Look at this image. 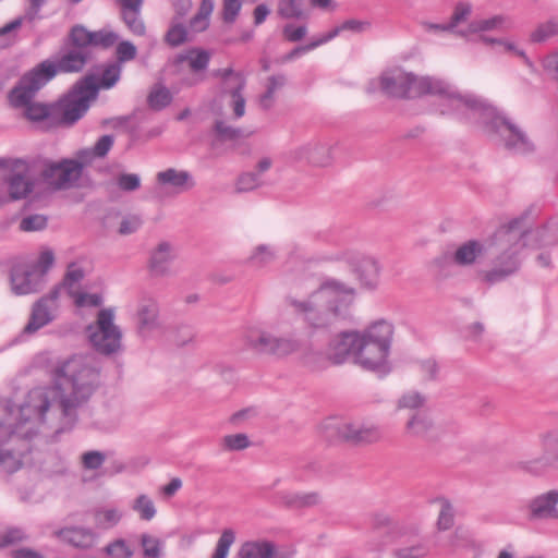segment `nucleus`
Segmentation results:
<instances>
[{"label":"nucleus","instance_id":"338daca9","mask_svg":"<svg viewBox=\"0 0 558 558\" xmlns=\"http://www.w3.org/2000/svg\"><path fill=\"white\" fill-rule=\"evenodd\" d=\"M143 225V220L137 215H129L122 218L118 232L121 235H130L136 232Z\"/></svg>","mask_w":558,"mask_h":558},{"label":"nucleus","instance_id":"5701e85b","mask_svg":"<svg viewBox=\"0 0 558 558\" xmlns=\"http://www.w3.org/2000/svg\"><path fill=\"white\" fill-rule=\"evenodd\" d=\"M175 258L174 250L168 242L159 243L151 252L149 271L154 277H166L172 274L171 263Z\"/></svg>","mask_w":558,"mask_h":558},{"label":"nucleus","instance_id":"c9c22d12","mask_svg":"<svg viewBox=\"0 0 558 558\" xmlns=\"http://www.w3.org/2000/svg\"><path fill=\"white\" fill-rule=\"evenodd\" d=\"M509 27V20L505 15H495L489 19H483L473 21L469 25L468 32L458 31L457 34L460 36H466L468 33H477L494 29H505Z\"/></svg>","mask_w":558,"mask_h":558},{"label":"nucleus","instance_id":"423d86ee","mask_svg":"<svg viewBox=\"0 0 558 558\" xmlns=\"http://www.w3.org/2000/svg\"><path fill=\"white\" fill-rule=\"evenodd\" d=\"M523 218L514 219L499 228L487 243L486 256L492 258V268L483 272L488 283H496L514 275L521 266L523 241Z\"/></svg>","mask_w":558,"mask_h":558},{"label":"nucleus","instance_id":"7ed1b4c3","mask_svg":"<svg viewBox=\"0 0 558 558\" xmlns=\"http://www.w3.org/2000/svg\"><path fill=\"white\" fill-rule=\"evenodd\" d=\"M380 90L393 98L414 99L425 95L438 96L444 109L441 113H454L460 111V105H465L462 94L449 82L428 75H416L402 68H392L384 71L379 76Z\"/></svg>","mask_w":558,"mask_h":558},{"label":"nucleus","instance_id":"69168bd1","mask_svg":"<svg viewBox=\"0 0 558 558\" xmlns=\"http://www.w3.org/2000/svg\"><path fill=\"white\" fill-rule=\"evenodd\" d=\"M472 13V4L469 2H459L454 7L450 19V26L454 29L459 24L465 22Z\"/></svg>","mask_w":558,"mask_h":558},{"label":"nucleus","instance_id":"052dcab7","mask_svg":"<svg viewBox=\"0 0 558 558\" xmlns=\"http://www.w3.org/2000/svg\"><path fill=\"white\" fill-rule=\"evenodd\" d=\"M105 553L113 558H131L133 550L124 539H116L105 547Z\"/></svg>","mask_w":558,"mask_h":558},{"label":"nucleus","instance_id":"ea45409f","mask_svg":"<svg viewBox=\"0 0 558 558\" xmlns=\"http://www.w3.org/2000/svg\"><path fill=\"white\" fill-rule=\"evenodd\" d=\"M214 10V0H202L197 13L190 21L193 32H203L209 25V17Z\"/></svg>","mask_w":558,"mask_h":558},{"label":"nucleus","instance_id":"c03bdc74","mask_svg":"<svg viewBox=\"0 0 558 558\" xmlns=\"http://www.w3.org/2000/svg\"><path fill=\"white\" fill-rule=\"evenodd\" d=\"M187 32L180 20L173 19L168 32L165 35V41L171 47H178L186 41Z\"/></svg>","mask_w":558,"mask_h":558},{"label":"nucleus","instance_id":"4c0bfd02","mask_svg":"<svg viewBox=\"0 0 558 558\" xmlns=\"http://www.w3.org/2000/svg\"><path fill=\"white\" fill-rule=\"evenodd\" d=\"M131 509L142 521H151L157 514L154 500L146 494H140L136 496L131 504Z\"/></svg>","mask_w":558,"mask_h":558},{"label":"nucleus","instance_id":"8fccbe9b","mask_svg":"<svg viewBox=\"0 0 558 558\" xmlns=\"http://www.w3.org/2000/svg\"><path fill=\"white\" fill-rule=\"evenodd\" d=\"M93 36L94 32H89L81 25L74 26L70 33L72 47L88 50V46H93Z\"/></svg>","mask_w":558,"mask_h":558},{"label":"nucleus","instance_id":"a19ab883","mask_svg":"<svg viewBox=\"0 0 558 558\" xmlns=\"http://www.w3.org/2000/svg\"><path fill=\"white\" fill-rule=\"evenodd\" d=\"M264 178H259L254 171L241 173L234 183L235 193H248L264 186Z\"/></svg>","mask_w":558,"mask_h":558},{"label":"nucleus","instance_id":"e433bc0d","mask_svg":"<svg viewBox=\"0 0 558 558\" xmlns=\"http://www.w3.org/2000/svg\"><path fill=\"white\" fill-rule=\"evenodd\" d=\"M433 428V421L424 411L414 413L405 424V430L411 436L424 437Z\"/></svg>","mask_w":558,"mask_h":558},{"label":"nucleus","instance_id":"412c9836","mask_svg":"<svg viewBox=\"0 0 558 558\" xmlns=\"http://www.w3.org/2000/svg\"><path fill=\"white\" fill-rule=\"evenodd\" d=\"M135 325L142 337H148L161 326L159 306L156 300L143 298L138 301L135 312Z\"/></svg>","mask_w":558,"mask_h":558},{"label":"nucleus","instance_id":"20e7f679","mask_svg":"<svg viewBox=\"0 0 558 558\" xmlns=\"http://www.w3.org/2000/svg\"><path fill=\"white\" fill-rule=\"evenodd\" d=\"M24 402L17 408L8 407L5 416L0 421V466L7 473H13L24 465L29 452V439L37 435L57 438L62 432L41 426L37 415H24Z\"/></svg>","mask_w":558,"mask_h":558},{"label":"nucleus","instance_id":"f03ea898","mask_svg":"<svg viewBox=\"0 0 558 558\" xmlns=\"http://www.w3.org/2000/svg\"><path fill=\"white\" fill-rule=\"evenodd\" d=\"M355 290L336 279L326 280L306 296L289 295L288 306L312 329L331 327L351 316Z\"/></svg>","mask_w":558,"mask_h":558},{"label":"nucleus","instance_id":"cd10ccee","mask_svg":"<svg viewBox=\"0 0 558 558\" xmlns=\"http://www.w3.org/2000/svg\"><path fill=\"white\" fill-rule=\"evenodd\" d=\"M486 253L487 243L483 244L478 241L471 240L457 248L453 255V260L460 266H469L486 256Z\"/></svg>","mask_w":558,"mask_h":558},{"label":"nucleus","instance_id":"a211bd4d","mask_svg":"<svg viewBox=\"0 0 558 558\" xmlns=\"http://www.w3.org/2000/svg\"><path fill=\"white\" fill-rule=\"evenodd\" d=\"M360 330L342 331L328 343L326 354L333 364H343L348 360L355 362Z\"/></svg>","mask_w":558,"mask_h":558},{"label":"nucleus","instance_id":"f3484780","mask_svg":"<svg viewBox=\"0 0 558 558\" xmlns=\"http://www.w3.org/2000/svg\"><path fill=\"white\" fill-rule=\"evenodd\" d=\"M5 184L9 197L12 201H19L27 197L34 187V182L29 174L28 163L22 159H15L8 165V174Z\"/></svg>","mask_w":558,"mask_h":558},{"label":"nucleus","instance_id":"dca6fc26","mask_svg":"<svg viewBox=\"0 0 558 558\" xmlns=\"http://www.w3.org/2000/svg\"><path fill=\"white\" fill-rule=\"evenodd\" d=\"M10 286L15 295L35 293L44 286V275L34 265L19 263L11 268Z\"/></svg>","mask_w":558,"mask_h":558},{"label":"nucleus","instance_id":"4be33fe9","mask_svg":"<svg viewBox=\"0 0 558 558\" xmlns=\"http://www.w3.org/2000/svg\"><path fill=\"white\" fill-rule=\"evenodd\" d=\"M156 181L162 186H169L174 193L180 194L192 190L195 186V180L191 172L168 168L156 174Z\"/></svg>","mask_w":558,"mask_h":558},{"label":"nucleus","instance_id":"9b49d317","mask_svg":"<svg viewBox=\"0 0 558 558\" xmlns=\"http://www.w3.org/2000/svg\"><path fill=\"white\" fill-rule=\"evenodd\" d=\"M325 437L330 441L367 444L379 439L380 433L374 425L361 422L328 418L322 425Z\"/></svg>","mask_w":558,"mask_h":558},{"label":"nucleus","instance_id":"473e14b6","mask_svg":"<svg viewBox=\"0 0 558 558\" xmlns=\"http://www.w3.org/2000/svg\"><path fill=\"white\" fill-rule=\"evenodd\" d=\"M275 546L268 541H248L241 545L238 558H271Z\"/></svg>","mask_w":558,"mask_h":558},{"label":"nucleus","instance_id":"49530a36","mask_svg":"<svg viewBox=\"0 0 558 558\" xmlns=\"http://www.w3.org/2000/svg\"><path fill=\"white\" fill-rule=\"evenodd\" d=\"M141 545L143 547L144 558H160L162 555L163 543L150 534L141 535Z\"/></svg>","mask_w":558,"mask_h":558},{"label":"nucleus","instance_id":"4468645a","mask_svg":"<svg viewBox=\"0 0 558 558\" xmlns=\"http://www.w3.org/2000/svg\"><path fill=\"white\" fill-rule=\"evenodd\" d=\"M349 266L362 289L374 291L379 284L380 265L376 257L362 253L347 256Z\"/></svg>","mask_w":558,"mask_h":558},{"label":"nucleus","instance_id":"aec40b11","mask_svg":"<svg viewBox=\"0 0 558 558\" xmlns=\"http://www.w3.org/2000/svg\"><path fill=\"white\" fill-rule=\"evenodd\" d=\"M53 536L62 543L80 549L89 550L98 541L97 532L87 526L68 525L53 532Z\"/></svg>","mask_w":558,"mask_h":558},{"label":"nucleus","instance_id":"e2e57ef3","mask_svg":"<svg viewBox=\"0 0 558 558\" xmlns=\"http://www.w3.org/2000/svg\"><path fill=\"white\" fill-rule=\"evenodd\" d=\"M93 38H94L93 46L109 48L118 43L120 36L118 33H116L111 29L104 28V29L94 32Z\"/></svg>","mask_w":558,"mask_h":558},{"label":"nucleus","instance_id":"79ce46f5","mask_svg":"<svg viewBox=\"0 0 558 558\" xmlns=\"http://www.w3.org/2000/svg\"><path fill=\"white\" fill-rule=\"evenodd\" d=\"M301 349V342L294 337H275L271 355L286 357Z\"/></svg>","mask_w":558,"mask_h":558},{"label":"nucleus","instance_id":"72a5a7b5","mask_svg":"<svg viewBox=\"0 0 558 558\" xmlns=\"http://www.w3.org/2000/svg\"><path fill=\"white\" fill-rule=\"evenodd\" d=\"M123 512L114 507H98L93 510L95 526L99 530H109L119 524Z\"/></svg>","mask_w":558,"mask_h":558},{"label":"nucleus","instance_id":"de8ad7c7","mask_svg":"<svg viewBox=\"0 0 558 558\" xmlns=\"http://www.w3.org/2000/svg\"><path fill=\"white\" fill-rule=\"evenodd\" d=\"M416 365L423 381L438 380L440 366L435 359L427 357L420 360Z\"/></svg>","mask_w":558,"mask_h":558},{"label":"nucleus","instance_id":"3c124183","mask_svg":"<svg viewBox=\"0 0 558 558\" xmlns=\"http://www.w3.org/2000/svg\"><path fill=\"white\" fill-rule=\"evenodd\" d=\"M235 541V533L231 529H225L216 544L211 558H227L230 547Z\"/></svg>","mask_w":558,"mask_h":558},{"label":"nucleus","instance_id":"37998d69","mask_svg":"<svg viewBox=\"0 0 558 558\" xmlns=\"http://www.w3.org/2000/svg\"><path fill=\"white\" fill-rule=\"evenodd\" d=\"M286 84V77L282 74L272 75L268 78L266 90L259 97V104L264 109H269L275 100V94Z\"/></svg>","mask_w":558,"mask_h":558},{"label":"nucleus","instance_id":"9d476101","mask_svg":"<svg viewBox=\"0 0 558 558\" xmlns=\"http://www.w3.org/2000/svg\"><path fill=\"white\" fill-rule=\"evenodd\" d=\"M98 87L94 78L86 77L76 83L69 94L60 101V122L72 125L88 110L90 102L96 99Z\"/></svg>","mask_w":558,"mask_h":558},{"label":"nucleus","instance_id":"7c9ffc66","mask_svg":"<svg viewBox=\"0 0 558 558\" xmlns=\"http://www.w3.org/2000/svg\"><path fill=\"white\" fill-rule=\"evenodd\" d=\"M275 335L264 329H252L245 336V343L259 354L271 355Z\"/></svg>","mask_w":558,"mask_h":558},{"label":"nucleus","instance_id":"2eb2a0df","mask_svg":"<svg viewBox=\"0 0 558 558\" xmlns=\"http://www.w3.org/2000/svg\"><path fill=\"white\" fill-rule=\"evenodd\" d=\"M41 174L48 184L58 190H68L75 186L82 177L80 165H76L72 159L49 162Z\"/></svg>","mask_w":558,"mask_h":558},{"label":"nucleus","instance_id":"f8f14e48","mask_svg":"<svg viewBox=\"0 0 558 558\" xmlns=\"http://www.w3.org/2000/svg\"><path fill=\"white\" fill-rule=\"evenodd\" d=\"M288 157L294 163L325 168L332 162V145L320 138H312L291 148Z\"/></svg>","mask_w":558,"mask_h":558},{"label":"nucleus","instance_id":"f704fd0d","mask_svg":"<svg viewBox=\"0 0 558 558\" xmlns=\"http://www.w3.org/2000/svg\"><path fill=\"white\" fill-rule=\"evenodd\" d=\"M543 454L539 463L543 466L554 465L558 462V433L547 432L541 436Z\"/></svg>","mask_w":558,"mask_h":558},{"label":"nucleus","instance_id":"2f4dec72","mask_svg":"<svg viewBox=\"0 0 558 558\" xmlns=\"http://www.w3.org/2000/svg\"><path fill=\"white\" fill-rule=\"evenodd\" d=\"M281 504L289 508L300 509L316 506L322 498L317 492L291 493L282 492L278 494Z\"/></svg>","mask_w":558,"mask_h":558},{"label":"nucleus","instance_id":"680f3d73","mask_svg":"<svg viewBox=\"0 0 558 558\" xmlns=\"http://www.w3.org/2000/svg\"><path fill=\"white\" fill-rule=\"evenodd\" d=\"M440 510L437 520V526L439 530H448L453 525V508L448 500H440Z\"/></svg>","mask_w":558,"mask_h":558},{"label":"nucleus","instance_id":"58836bf2","mask_svg":"<svg viewBox=\"0 0 558 558\" xmlns=\"http://www.w3.org/2000/svg\"><path fill=\"white\" fill-rule=\"evenodd\" d=\"M85 274L83 268L77 265L76 263H72L68 266L66 272L64 275V278L60 284L57 287H60V291L62 289H65L69 293V295H73L74 293L78 292L77 286L83 280Z\"/></svg>","mask_w":558,"mask_h":558},{"label":"nucleus","instance_id":"4d7b16f0","mask_svg":"<svg viewBox=\"0 0 558 558\" xmlns=\"http://www.w3.org/2000/svg\"><path fill=\"white\" fill-rule=\"evenodd\" d=\"M106 461V454L98 450H90L82 453L81 463L83 469L95 471L102 466Z\"/></svg>","mask_w":558,"mask_h":558},{"label":"nucleus","instance_id":"c756f323","mask_svg":"<svg viewBox=\"0 0 558 558\" xmlns=\"http://www.w3.org/2000/svg\"><path fill=\"white\" fill-rule=\"evenodd\" d=\"M310 12V0H279L277 7L278 15L288 20H307Z\"/></svg>","mask_w":558,"mask_h":558},{"label":"nucleus","instance_id":"bf43d9fd","mask_svg":"<svg viewBox=\"0 0 558 558\" xmlns=\"http://www.w3.org/2000/svg\"><path fill=\"white\" fill-rule=\"evenodd\" d=\"M77 307H98L102 304V296L99 293L76 292L73 295Z\"/></svg>","mask_w":558,"mask_h":558},{"label":"nucleus","instance_id":"f257e3e1","mask_svg":"<svg viewBox=\"0 0 558 558\" xmlns=\"http://www.w3.org/2000/svg\"><path fill=\"white\" fill-rule=\"evenodd\" d=\"M51 378V386L27 393L23 413L37 415L41 426L69 433L101 384V365L93 354H73L54 363Z\"/></svg>","mask_w":558,"mask_h":558},{"label":"nucleus","instance_id":"603ef678","mask_svg":"<svg viewBox=\"0 0 558 558\" xmlns=\"http://www.w3.org/2000/svg\"><path fill=\"white\" fill-rule=\"evenodd\" d=\"M121 72H122V65H120L119 63L113 62V63L107 65L101 73L99 84L98 85L96 84V86L98 88L99 87L111 88L120 80Z\"/></svg>","mask_w":558,"mask_h":558},{"label":"nucleus","instance_id":"a878e982","mask_svg":"<svg viewBox=\"0 0 558 558\" xmlns=\"http://www.w3.org/2000/svg\"><path fill=\"white\" fill-rule=\"evenodd\" d=\"M213 76L220 78V94L222 97L243 94L246 86V78L243 73L233 71L231 68L215 70Z\"/></svg>","mask_w":558,"mask_h":558},{"label":"nucleus","instance_id":"5fc2aeb1","mask_svg":"<svg viewBox=\"0 0 558 558\" xmlns=\"http://www.w3.org/2000/svg\"><path fill=\"white\" fill-rule=\"evenodd\" d=\"M137 54L136 46L130 40H118L116 47V63L122 65L125 62L132 61Z\"/></svg>","mask_w":558,"mask_h":558},{"label":"nucleus","instance_id":"c85d7f7f","mask_svg":"<svg viewBox=\"0 0 558 558\" xmlns=\"http://www.w3.org/2000/svg\"><path fill=\"white\" fill-rule=\"evenodd\" d=\"M278 257V248L270 243H262L254 246L246 258V265L254 269H264Z\"/></svg>","mask_w":558,"mask_h":558},{"label":"nucleus","instance_id":"39448f33","mask_svg":"<svg viewBox=\"0 0 558 558\" xmlns=\"http://www.w3.org/2000/svg\"><path fill=\"white\" fill-rule=\"evenodd\" d=\"M458 117L478 120L486 124L500 140L504 147L519 155H529L535 150V144L529 134L515 122L499 113L496 108L472 94L463 97Z\"/></svg>","mask_w":558,"mask_h":558},{"label":"nucleus","instance_id":"b1692460","mask_svg":"<svg viewBox=\"0 0 558 558\" xmlns=\"http://www.w3.org/2000/svg\"><path fill=\"white\" fill-rule=\"evenodd\" d=\"M184 61L189 63V68L195 73L191 78L186 80V84L193 86L203 82L205 76L199 74V72L207 69L210 61V53L203 49H191L177 58L178 63Z\"/></svg>","mask_w":558,"mask_h":558},{"label":"nucleus","instance_id":"ddd939ff","mask_svg":"<svg viewBox=\"0 0 558 558\" xmlns=\"http://www.w3.org/2000/svg\"><path fill=\"white\" fill-rule=\"evenodd\" d=\"M60 287H54L48 294L37 300L33 306L25 333H35L54 320L59 307Z\"/></svg>","mask_w":558,"mask_h":558},{"label":"nucleus","instance_id":"09e8293b","mask_svg":"<svg viewBox=\"0 0 558 558\" xmlns=\"http://www.w3.org/2000/svg\"><path fill=\"white\" fill-rule=\"evenodd\" d=\"M171 94L165 86H155L147 98L148 105L154 110H160L171 102Z\"/></svg>","mask_w":558,"mask_h":558},{"label":"nucleus","instance_id":"6e6552de","mask_svg":"<svg viewBox=\"0 0 558 558\" xmlns=\"http://www.w3.org/2000/svg\"><path fill=\"white\" fill-rule=\"evenodd\" d=\"M393 337V326L377 320L360 330L354 364L366 371L387 372Z\"/></svg>","mask_w":558,"mask_h":558},{"label":"nucleus","instance_id":"1a4fd4ad","mask_svg":"<svg viewBox=\"0 0 558 558\" xmlns=\"http://www.w3.org/2000/svg\"><path fill=\"white\" fill-rule=\"evenodd\" d=\"M92 347L100 354L113 355L122 349V332L114 324L112 308H102L98 312L96 322L86 328Z\"/></svg>","mask_w":558,"mask_h":558},{"label":"nucleus","instance_id":"774afa93","mask_svg":"<svg viewBox=\"0 0 558 558\" xmlns=\"http://www.w3.org/2000/svg\"><path fill=\"white\" fill-rule=\"evenodd\" d=\"M117 184L124 192H133L140 189L141 178L135 173H121L117 178Z\"/></svg>","mask_w":558,"mask_h":558},{"label":"nucleus","instance_id":"0eeeda50","mask_svg":"<svg viewBox=\"0 0 558 558\" xmlns=\"http://www.w3.org/2000/svg\"><path fill=\"white\" fill-rule=\"evenodd\" d=\"M88 58L89 50L71 47L57 62L49 60L40 62L21 77L19 84L10 93V99L17 106L27 104L58 72H80L85 66Z\"/></svg>","mask_w":558,"mask_h":558},{"label":"nucleus","instance_id":"393cba45","mask_svg":"<svg viewBox=\"0 0 558 558\" xmlns=\"http://www.w3.org/2000/svg\"><path fill=\"white\" fill-rule=\"evenodd\" d=\"M113 143L114 137L112 135H102L92 148L80 149L72 160L80 165V172L83 173V169L92 165L96 158H104L111 149Z\"/></svg>","mask_w":558,"mask_h":558},{"label":"nucleus","instance_id":"6e6d98bb","mask_svg":"<svg viewBox=\"0 0 558 558\" xmlns=\"http://www.w3.org/2000/svg\"><path fill=\"white\" fill-rule=\"evenodd\" d=\"M426 397L417 391H409L398 400L399 409L418 410L424 407Z\"/></svg>","mask_w":558,"mask_h":558},{"label":"nucleus","instance_id":"13d9d810","mask_svg":"<svg viewBox=\"0 0 558 558\" xmlns=\"http://www.w3.org/2000/svg\"><path fill=\"white\" fill-rule=\"evenodd\" d=\"M558 34V21L550 20L541 24L531 35L533 41L541 43Z\"/></svg>","mask_w":558,"mask_h":558},{"label":"nucleus","instance_id":"bb28decb","mask_svg":"<svg viewBox=\"0 0 558 558\" xmlns=\"http://www.w3.org/2000/svg\"><path fill=\"white\" fill-rule=\"evenodd\" d=\"M523 241L534 247H549L558 244V225L550 222L533 231L524 230Z\"/></svg>","mask_w":558,"mask_h":558},{"label":"nucleus","instance_id":"6ab92c4d","mask_svg":"<svg viewBox=\"0 0 558 558\" xmlns=\"http://www.w3.org/2000/svg\"><path fill=\"white\" fill-rule=\"evenodd\" d=\"M527 517L532 521H558V488L546 490L533 497L527 504Z\"/></svg>","mask_w":558,"mask_h":558},{"label":"nucleus","instance_id":"0e129e2a","mask_svg":"<svg viewBox=\"0 0 558 558\" xmlns=\"http://www.w3.org/2000/svg\"><path fill=\"white\" fill-rule=\"evenodd\" d=\"M222 446L226 450L238 451L247 448L250 440L245 434H232L222 438Z\"/></svg>","mask_w":558,"mask_h":558},{"label":"nucleus","instance_id":"864d4df0","mask_svg":"<svg viewBox=\"0 0 558 558\" xmlns=\"http://www.w3.org/2000/svg\"><path fill=\"white\" fill-rule=\"evenodd\" d=\"M367 26H368V24L365 22H361V21H356V20H348L344 23H342L341 25L331 29L326 35H323L320 37L324 40V44H326L329 40L337 37L343 31H351V32L359 33V32L364 31Z\"/></svg>","mask_w":558,"mask_h":558},{"label":"nucleus","instance_id":"a18cd8bd","mask_svg":"<svg viewBox=\"0 0 558 558\" xmlns=\"http://www.w3.org/2000/svg\"><path fill=\"white\" fill-rule=\"evenodd\" d=\"M121 19L126 25L128 29L135 36H144L146 34V26L141 17V11H125L121 12Z\"/></svg>","mask_w":558,"mask_h":558}]
</instances>
